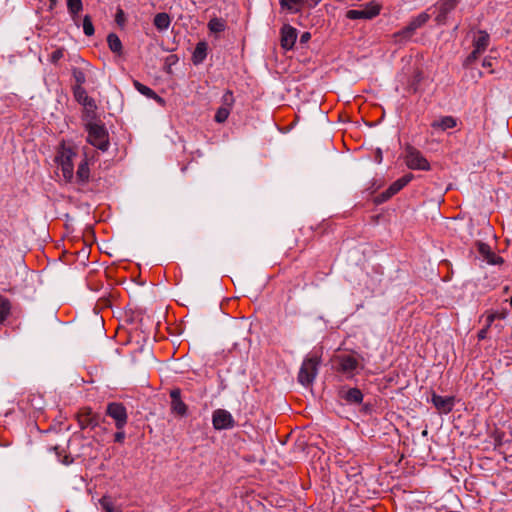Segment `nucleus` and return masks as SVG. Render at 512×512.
I'll return each mask as SVG.
<instances>
[{
  "instance_id": "obj_4",
  "label": "nucleus",
  "mask_w": 512,
  "mask_h": 512,
  "mask_svg": "<svg viewBox=\"0 0 512 512\" xmlns=\"http://www.w3.org/2000/svg\"><path fill=\"white\" fill-rule=\"evenodd\" d=\"M404 160L407 167L412 170L429 171L431 168L430 163L424 155L411 145L405 148Z\"/></svg>"
},
{
  "instance_id": "obj_16",
  "label": "nucleus",
  "mask_w": 512,
  "mask_h": 512,
  "mask_svg": "<svg viewBox=\"0 0 512 512\" xmlns=\"http://www.w3.org/2000/svg\"><path fill=\"white\" fill-rule=\"evenodd\" d=\"M338 361L340 371L348 375H353L359 365L358 360L352 355H342Z\"/></svg>"
},
{
  "instance_id": "obj_17",
  "label": "nucleus",
  "mask_w": 512,
  "mask_h": 512,
  "mask_svg": "<svg viewBox=\"0 0 512 512\" xmlns=\"http://www.w3.org/2000/svg\"><path fill=\"white\" fill-rule=\"evenodd\" d=\"M428 20H429L428 14H426V13L419 14L415 19H413L409 23V25L403 31H401V34L406 37L411 36L416 29L423 26Z\"/></svg>"
},
{
  "instance_id": "obj_14",
  "label": "nucleus",
  "mask_w": 512,
  "mask_h": 512,
  "mask_svg": "<svg viewBox=\"0 0 512 512\" xmlns=\"http://www.w3.org/2000/svg\"><path fill=\"white\" fill-rule=\"evenodd\" d=\"M89 151V148H84V159L79 164L76 172V178L79 182H86L90 176L89 163L93 159V156H90Z\"/></svg>"
},
{
  "instance_id": "obj_21",
  "label": "nucleus",
  "mask_w": 512,
  "mask_h": 512,
  "mask_svg": "<svg viewBox=\"0 0 512 512\" xmlns=\"http://www.w3.org/2000/svg\"><path fill=\"white\" fill-rule=\"evenodd\" d=\"M507 315L508 312L505 309L501 311L489 310L484 313L482 318H484L485 322H487V327H491L495 320H504L506 319Z\"/></svg>"
},
{
  "instance_id": "obj_31",
  "label": "nucleus",
  "mask_w": 512,
  "mask_h": 512,
  "mask_svg": "<svg viewBox=\"0 0 512 512\" xmlns=\"http://www.w3.org/2000/svg\"><path fill=\"white\" fill-rule=\"evenodd\" d=\"M230 111H231V109H229V107L218 108V110L216 111V114H215V121L218 123L225 122L230 114Z\"/></svg>"
},
{
  "instance_id": "obj_44",
  "label": "nucleus",
  "mask_w": 512,
  "mask_h": 512,
  "mask_svg": "<svg viewBox=\"0 0 512 512\" xmlns=\"http://www.w3.org/2000/svg\"><path fill=\"white\" fill-rule=\"evenodd\" d=\"M510 305H512V297L509 299Z\"/></svg>"
},
{
  "instance_id": "obj_35",
  "label": "nucleus",
  "mask_w": 512,
  "mask_h": 512,
  "mask_svg": "<svg viewBox=\"0 0 512 512\" xmlns=\"http://www.w3.org/2000/svg\"><path fill=\"white\" fill-rule=\"evenodd\" d=\"M125 439V432L124 429L118 430L114 435L115 442L123 443Z\"/></svg>"
},
{
  "instance_id": "obj_2",
  "label": "nucleus",
  "mask_w": 512,
  "mask_h": 512,
  "mask_svg": "<svg viewBox=\"0 0 512 512\" xmlns=\"http://www.w3.org/2000/svg\"><path fill=\"white\" fill-rule=\"evenodd\" d=\"M88 132L87 141L101 151L109 147V136L105 127L99 123H89L86 126Z\"/></svg>"
},
{
  "instance_id": "obj_24",
  "label": "nucleus",
  "mask_w": 512,
  "mask_h": 512,
  "mask_svg": "<svg viewBox=\"0 0 512 512\" xmlns=\"http://www.w3.org/2000/svg\"><path fill=\"white\" fill-rule=\"evenodd\" d=\"M107 43L112 52L119 55L122 53V42L116 34L110 33L107 37Z\"/></svg>"
},
{
  "instance_id": "obj_9",
  "label": "nucleus",
  "mask_w": 512,
  "mask_h": 512,
  "mask_svg": "<svg viewBox=\"0 0 512 512\" xmlns=\"http://www.w3.org/2000/svg\"><path fill=\"white\" fill-rule=\"evenodd\" d=\"M73 94L76 101L83 105L87 112L93 113L96 110L97 106L95 101L88 96L86 90L83 87H80V85H75Z\"/></svg>"
},
{
  "instance_id": "obj_1",
  "label": "nucleus",
  "mask_w": 512,
  "mask_h": 512,
  "mask_svg": "<svg viewBox=\"0 0 512 512\" xmlns=\"http://www.w3.org/2000/svg\"><path fill=\"white\" fill-rule=\"evenodd\" d=\"M76 157V152L70 146L62 144L56 160L61 168L63 178L70 182L74 178V163L73 160Z\"/></svg>"
},
{
  "instance_id": "obj_27",
  "label": "nucleus",
  "mask_w": 512,
  "mask_h": 512,
  "mask_svg": "<svg viewBox=\"0 0 512 512\" xmlns=\"http://www.w3.org/2000/svg\"><path fill=\"white\" fill-rule=\"evenodd\" d=\"M478 251L491 264H496V255L491 251L490 247L485 243H478Z\"/></svg>"
},
{
  "instance_id": "obj_8",
  "label": "nucleus",
  "mask_w": 512,
  "mask_h": 512,
  "mask_svg": "<svg viewBox=\"0 0 512 512\" xmlns=\"http://www.w3.org/2000/svg\"><path fill=\"white\" fill-rule=\"evenodd\" d=\"M76 417L81 429L94 428L98 425V417L91 408H81Z\"/></svg>"
},
{
  "instance_id": "obj_36",
  "label": "nucleus",
  "mask_w": 512,
  "mask_h": 512,
  "mask_svg": "<svg viewBox=\"0 0 512 512\" xmlns=\"http://www.w3.org/2000/svg\"><path fill=\"white\" fill-rule=\"evenodd\" d=\"M76 85H80L82 87L83 83L85 82V76L82 72H75L74 73Z\"/></svg>"
},
{
  "instance_id": "obj_28",
  "label": "nucleus",
  "mask_w": 512,
  "mask_h": 512,
  "mask_svg": "<svg viewBox=\"0 0 512 512\" xmlns=\"http://www.w3.org/2000/svg\"><path fill=\"white\" fill-rule=\"evenodd\" d=\"M67 8L69 13L74 18L82 10V0H67Z\"/></svg>"
},
{
  "instance_id": "obj_32",
  "label": "nucleus",
  "mask_w": 512,
  "mask_h": 512,
  "mask_svg": "<svg viewBox=\"0 0 512 512\" xmlns=\"http://www.w3.org/2000/svg\"><path fill=\"white\" fill-rule=\"evenodd\" d=\"M83 31L86 36H92L94 34V26L88 15L83 19Z\"/></svg>"
},
{
  "instance_id": "obj_26",
  "label": "nucleus",
  "mask_w": 512,
  "mask_h": 512,
  "mask_svg": "<svg viewBox=\"0 0 512 512\" xmlns=\"http://www.w3.org/2000/svg\"><path fill=\"white\" fill-rule=\"evenodd\" d=\"M208 28L212 33H220L226 29V22L221 18L214 17L208 22Z\"/></svg>"
},
{
  "instance_id": "obj_6",
  "label": "nucleus",
  "mask_w": 512,
  "mask_h": 512,
  "mask_svg": "<svg viewBox=\"0 0 512 512\" xmlns=\"http://www.w3.org/2000/svg\"><path fill=\"white\" fill-rule=\"evenodd\" d=\"M106 414L115 421L117 430L124 429L127 424L128 415L123 404L117 402L109 403L106 409Z\"/></svg>"
},
{
  "instance_id": "obj_34",
  "label": "nucleus",
  "mask_w": 512,
  "mask_h": 512,
  "mask_svg": "<svg viewBox=\"0 0 512 512\" xmlns=\"http://www.w3.org/2000/svg\"><path fill=\"white\" fill-rule=\"evenodd\" d=\"M63 51L61 49H57L51 53L50 60L53 63H57L63 57Z\"/></svg>"
},
{
  "instance_id": "obj_18",
  "label": "nucleus",
  "mask_w": 512,
  "mask_h": 512,
  "mask_svg": "<svg viewBox=\"0 0 512 512\" xmlns=\"http://www.w3.org/2000/svg\"><path fill=\"white\" fill-rule=\"evenodd\" d=\"M457 120L452 116H443L438 120L432 122L431 126L434 129H439L442 131L452 129L456 127Z\"/></svg>"
},
{
  "instance_id": "obj_11",
  "label": "nucleus",
  "mask_w": 512,
  "mask_h": 512,
  "mask_svg": "<svg viewBox=\"0 0 512 512\" xmlns=\"http://www.w3.org/2000/svg\"><path fill=\"white\" fill-rule=\"evenodd\" d=\"M297 39V30L290 26L284 25L281 29V46L285 50H290L293 48Z\"/></svg>"
},
{
  "instance_id": "obj_25",
  "label": "nucleus",
  "mask_w": 512,
  "mask_h": 512,
  "mask_svg": "<svg viewBox=\"0 0 512 512\" xmlns=\"http://www.w3.org/2000/svg\"><path fill=\"white\" fill-rule=\"evenodd\" d=\"M207 44L199 42L194 50L192 60L195 64L201 63L206 57Z\"/></svg>"
},
{
  "instance_id": "obj_41",
  "label": "nucleus",
  "mask_w": 512,
  "mask_h": 512,
  "mask_svg": "<svg viewBox=\"0 0 512 512\" xmlns=\"http://www.w3.org/2000/svg\"><path fill=\"white\" fill-rule=\"evenodd\" d=\"M482 65H483L484 67H490V66H491V62H490V60H488V59H484V61H483V64H482Z\"/></svg>"
},
{
  "instance_id": "obj_12",
  "label": "nucleus",
  "mask_w": 512,
  "mask_h": 512,
  "mask_svg": "<svg viewBox=\"0 0 512 512\" xmlns=\"http://www.w3.org/2000/svg\"><path fill=\"white\" fill-rule=\"evenodd\" d=\"M459 0H440L438 3V14L435 18L438 24H444L447 15L455 9Z\"/></svg>"
},
{
  "instance_id": "obj_43",
  "label": "nucleus",
  "mask_w": 512,
  "mask_h": 512,
  "mask_svg": "<svg viewBox=\"0 0 512 512\" xmlns=\"http://www.w3.org/2000/svg\"><path fill=\"white\" fill-rule=\"evenodd\" d=\"M494 328H496V329H497V331H498V333H500V332L502 331V329H503V326H502V325H499V324H496V325L494 326Z\"/></svg>"
},
{
  "instance_id": "obj_5",
  "label": "nucleus",
  "mask_w": 512,
  "mask_h": 512,
  "mask_svg": "<svg viewBox=\"0 0 512 512\" xmlns=\"http://www.w3.org/2000/svg\"><path fill=\"white\" fill-rule=\"evenodd\" d=\"M381 5L376 1H370L362 6L361 9H351L346 12V17L350 20L373 19L380 14Z\"/></svg>"
},
{
  "instance_id": "obj_7",
  "label": "nucleus",
  "mask_w": 512,
  "mask_h": 512,
  "mask_svg": "<svg viewBox=\"0 0 512 512\" xmlns=\"http://www.w3.org/2000/svg\"><path fill=\"white\" fill-rule=\"evenodd\" d=\"M212 423L216 430L231 429L235 425V421L231 413L224 409H216L213 412Z\"/></svg>"
},
{
  "instance_id": "obj_10",
  "label": "nucleus",
  "mask_w": 512,
  "mask_h": 512,
  "mask_svg": "<svg viewBox=\"0 0 512 512\" xmlns=\"http://www.w3.org/2000/svg\"><path fill=\"white\" fill-rule=\"evenodd\" d=\"M413 179L412 174H407L395 182H393L388 189H386L381 195V201H386L391 198L393 195L398 193L401 189H403L411 180Z\"/></svg>"
},
{
  "instance_id": "obj_15",
  "label": "nucleus",
  "mask_w": 512,
  "mask_h": 512,
  "mask_svg": "<svg viewBox=\"0 0 512 512\" xmlns=\"http://www.w3.org/2000/svg\"><path fill=\"white\" fill-rule=\"evenodd\" d=\"M171 397V410L178 416H185L187 413V405L181 400V393L179 389H174L170 392Z\"/></svg>"
},
{
  "instance_id": "obj_38",
  "label": "nucleus",
  "mask_w": 512,
  "mask_h": 512,
  "mask_svg": "<svg viewBox=\"0 0 512 512\" xmlns=\"http://www.w3.org/2000/svg\"><path fill=\"white\" fill-rule=\"evenodd\" d=\"M489 328H490V327H487V322H485V326H484V328H483V329H481V330L478 332V338H479L480 340H483V339H485V338L487 337V332H488V329H489Z\"/></svg>"
},
{
  "instance_id": "obj_30",
  "label": "nucleus",
  "mask_w": 512,
  "mask_h": 512,
  "mask_svg": "<svg viewBox=\"0 0 512 512\" xmlns=\"http://www.w3.org/2000/svg\"><path fill=\"white\" fill-rule=\"evenodd\" d=\"M134 87L137 89V91H139L141 94L149 97V98H156L157 95L156 93L151 89L149 88L148 86L138 82V81H134Z\"/></svg>"
},
{
  "instance_id": "obj_37",
  "label": "nucleus",
  "mask_w": 512,
  "mask_h": 512,
  "mask_svg": "<svg viewBox=\"0 0 512 512\" xmlns=\"http://www.w3.org/2000/svg\"><path fill=\"white\" fill-rule=\"evenodd\" d=\"M480 54H482V52H476V48H474L471 54L467 57V62L475 61L480 56Z\"/></svg>"
},
{
  "instance_id": "obj_33",
  "label": "nucleus",
  "mask_w": 512,
  "mask_h": 512,
  "mask_svg": "<svg viewBox=\"0 0 512 512\" xmlns=\"http://www.w3.org/2000/svg\"><path fill=\"white\" fill-rule=\"evenodd\" d=\"M223 106L222 107H229V109L232 108L234 103V97L231 91H226L225 94L222 97Z\"/></svg>"
},
{
  "instance_id": "obj_39",
  "label": "nucleus",
  "mask_w": 512,
  "mask_h": 512,
  "mask_svg": "<svg viewBox=\"0 0 512 512\" xmlns=\"http://www.w3.org/2000/svg\"><path fill=\"white\" fill-rule=\"evenodd\" d=\"M311 38V34L309 32H304L302 35H301V38H300V41L302 43H305L307 41H309Z\"/></svg>"
},
{
  "instance_id": "obj_19",
  "label": "nucleus",
  "mask_w": 512,
  "mask_h": 512,
  "mask_svg": "<svg viewBox=\"0 0 512 512\" xmlns=\"http://www.w3.org/2000/svg\"><path fill=\"white\" fill-rule=\"evenodd\" d=\"M12 313L11 301L0 294V325L3 324Z\"/></svg>"
},
{
  "instance_id": "obj_20",
  "label": "nucleus",
  "mask_w": 512,
  "mask_h": 512,
  "mask_svg": "<svg viewBox=\"0 0 512 512\" xmlns=\"http://www.w3.org/2000/svg\"><path fill=\"white\" fill-rule=\"evenodd\" d=\"M490 37L485 31H479L477 37L474 39L473 47L476 52H484L489 45Z\"/></svg>"
},
{
  "instance_id": "obj_29",
  "label": "nucleus",
  "mask_w": 512,
  "mask_h": 512,
  "mask_svg": "<svg viewBox=\"0 0 512 512\" xmlns=\"http://www.w3.org/2000/svg\"><path fill=\"white\" fill-rule=\"evenodd\" d=\"M303 2L304 0H281L280 5L284 9L298 11Z\"/></svg>"
},
{
  "instance_id": "obj_22",
  "label": "nucleus",
  "mask_w": 512,
  "mask_h": 512,
  "mask_svg": "<svg viewBox=\"0 0 512 512\" xmlns=\"http://www.w3.org/2000/svg\"><path fill=\"white\" fill-rule=\"evenodd\" d=\"M342 398L352 404H359L363 400L362 392L357 388H351L342 392Z\"/></svg>"
},
{
  "instance_id": "obj_13",
  "label": "nucleus",
  "mask_w": 512,
  "mask_h": 512,
  "mask_svg": "<svg viewBox=\"0 0 512 512\" xmlns=\"http://www.w3.org/2000/svg\"><path fill=\"white\" fill-rule=\"evenodd\" d=\"M431 401L440 413L447 414L454 407V398L453 397H449V396L443 397V396H440V395H437L434 393L431 397Z\"/></svg>"
},
{
  "instance_id": "obj_42",
  "label": "nucleus",
  "mask_w": 512,
  "mask_h": 512,
  "mask_svg": "<svg viewBox=\"0 0 512 512\" xmlns=\"http://www.w3.org/2000/svg\"><path fill=\"white\" fill-rule=\"evenodd\" d=\"M50 1V9H53L57 4V0H49Z\"/></svg>"
},
{
  "instance_id": "obj_3",
  "label": "nucleus",
  "mask_w": 512,
  "mask_h": 512,
  "mask_svg": "<svg viewBox=\"0 0 512 512\" xmlns=\"http://www.w3.org/2000/svg\"><path fill=\"white\" fill-rule=\"evenodd\" d=\"M319 363L320 358L317 355L310 356L303 361L298 374V381L303 386H309L313 383L317 375Z\"/></svg>"
},
{
  "instance_id": "obj_40",
  "label": "nucleus",
  "mask_w": 512,
  "mask_h": 512,
  "mask_svg": "<svg viewBox=\"0 0 512 512\" xmlns=\"http://www.w3.org/2000/svg\"><path fill=\"white\" fill-rule=\"evenodd\" d=\"M123 16H124L123 11H122L121 9H120V10H118L117 15H116V21H117V23H119V24H120V23H122V22H123Z\"/></svg>"
},
{
  "instance_id": "obj_23",
  "label": "nucleus",
  "mask_w": 512,
  "mask_h": 512,
  "mask_svg": "<svg viewBox=\"0 0 512 512\" xmlns=\"http://www.w3.org/2000/svg\"><path fill=\"white\" fill-rule=\"evenodd\" d=\"M171 18L167 13H158L154 17V25L159 31H164L169 28Z\"/></svg>"
}]
</instances>
